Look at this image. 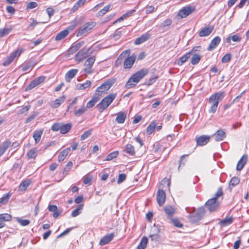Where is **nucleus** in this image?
I'll list each match as a JSON object with an SVG mask.
<instances>
[{"instance_id":"nucleus-1","label":"nucleus","mask_w":249,"mask_h":249,"mask_svg":"<svg viewBox=\"0 0 249 249\" xmlns=\"http://www.w3.org/2000/svg\"><path fill=\"white\" fill-rule=\"evenodd\" d=\"M148 73L147 69H141L134 73L125 84V87L129 89L134 87Z\"/></svg>"},{"instance_id":"nucleus-2","label":"nucleus","mask_w":249,"mask_h":249,"mask_svg":"<svg viewBox=\"0 0 249 249\" xmlns=\"http://www.w3.org/2000/svg\"><path fill=\"white\" fill-rule=\"evenodd\" d=\"M225 95V92L218 91L210 96L208 100L209 103L211 105L209 113L213 114L216 112L219 102L223 99Z\"/></svg>"},{"instance_id":"nucleus-3","label":"nucleus","mask_w":249,"mask_h":249,"mask_svg":"<svg viewBox=\"0 0 249 249\" xmlns=\"http://www.w3.org/2000/svg\"><path fill=\"white\" fill-rule=\"evenodd\" d=\"M223 195V191L221 187L218 188L217 192L215 194V196L209 199L205 203V207L211 212L216 210L219 206V202L217 200V197L221 196Z\"/></svg>"},{"instance_id":"nucleus-4","label":"nucleus","mask_w":249,"mask_h":249,"mask_svg":"<svg viewBox=\"0 0 249 249\" xmlns=\"http://www.w3.org/2000/svg\"><path fill=\"white\" fill-rule=\"evenodd\" d=\"M116 97V93H111L104 98L97 106V107L99 111L101 112L107 108L114 100Z\"/></svg>"},{"instance_id":"nucleus-5","label":"nucleus","mask_w":249,"mask_h":249,"mask_svg":"<svg viewBox=\"0 0 249 249\" xmlns=\"http://www.w3.org/2000/svg\"><path fill=\"white\" fill-rule=\"evenodd\" d=\"M205 210L203 207H200L195 211L193 214L188 216V218L192 223H196L200 221L204 216Z\"/></svg>"},{"instance_id":"nucleus-6","label":"nucleus","mask_w":249,"mask_h":249,"mask_svg":"<svg viewBox=\"0 0 249 249\" xmlns=\"http://www.w3.org/2000/svg\"><path fill=\"white\" fill-rule=\"evenodd\" d=\"M96 23L94 21L87 22L84 24L83 26L79 28L77 32V36H80L83 35L87 34L95 25Z\"/></svg>"},{"instance_id":"nucleus-7","label":"nucleus","mask_w":249,"mask_h":249,"mask_svg":"<svg viewBox=\"0 0 249 249\" xmlns=\"http://www.w3.org/2000/svg\"><path fill=\"white\" fill-rule=\"evenodd\" d=\"M114 83V79H109L104 82L96 89L97 94L101 93V95H102V94L106 93L107 91L110 88Z\"/></svg>"},{"instance_id":"nucleus-8","label":"nucleus","mask_w":249,"mask_h":249,"mask_svg":"<svg viewBox=\"0 0 249 249\" xmlns=\"http://www.w3.org/2000/svg\"><path fill=\"white\" fill-rule=\"evenodd\" d=\"M195 10V7L191 6H187L182 8L179 10L178 16L180 18H185L192 13Z\"/></svg>"},{"instance_id":"nucleus-9","label":"nucleus","mask_w":249,"mask_h":249,"mask_svg":"<svg viewBox=\"0 0 249 249\" xmlns=\"http://www.w3.org/2000/svg\"><path fill=\"white\" fill-rule=\"evenodd\" d=\"M21 50H16L11 53L6 59L3 62V66H8L16 58H18L21 53Z\"/></svg>"},{"instance_id":"nucleus-10","label":"nucleus","mask_w":249,"mask_h":249,"mask_svg":"<svg viewBox=\"0 0 249 249\" xmlns=\"http://www.w3.org/2000/svg\"><path fill=\"white\" fill-rule=\"evenodd\" d=\"M95 61V56H91L85 62L84 66L85 68L84 71L87 73H91L93 70L91 69L92 65H93Z\"/></svg>"},{"instance_id":"nucleus-11","label":"nucleus","mask_w":249,"mask_h":249,"mask_svg":"<svg viewBox=\"0 0 249 249\" xmlns=\"http://www.w3.org/2000/svg\"><path fill=\"white\" fill-rule=\"evenodd\" d=\"M156 197L158 204L160 206H162L164 204L166 199V195L164 191L159 189Z\"/></svg>"},{"instance_id":"nucleus-12","label":"nucleus","mask_w":249,"mask_h":249,"mask_svg":"<svg viewBox=\"0 0 249 249\" xmlns=\"http://www.w3.org/2000/svg\"><path fill=\"white\" fill-rule=\"evenodd\" d=\"M66 98V96H61L54 101L50 102L49 105L53 108H58L65 101Z\"/></svg>"},{"instance_id":"nucleus-13","label":"nucleus","mask_w":249,"mask_h":249,"mask_svg":"<svg viewBox=\"0 0 249 249\" xmlns=\"http://www.w3.org/2000/svg\"><path fill=\"white\" fill-rule=\"evenodd\" d=\"M136 57V55L133 54L126 58L124 63V69H126L131 68L135 61Z\"/></svg>"},{"instance_id":"nucleus-14","label":"nucleus","mask_w":249,"mask_h":249,"mask_svg":"<svg viewBox=\"0 0 249 249\" xmlns=\"http://www.w3.org/2000/svg\"><path fill=\"white\" fill-rule=\"evenodd\" d=\"M89 50L87 48H83L79 51L75 55V60L79 62L82 61L87 56Z\"/></svg>"},{"instance_id":"nucleus-15","label":"nucleus","mask_w":249,"mask_h":249,"mask_svg":"<svg viewBox=\"0 0 249 249\" xmlns=\"http://www.w3.org/2000/svg\"><path fill=\"white\" fill-rule=\"evenodd\" d=\"M210 139V136L207 135H202L196 138V141L197 145L203 146L206 145L209 142Z\"/></svg>"},{"instance_id":"nucleus-16","label":"nucleus","mask_w":249,"mask_h":249,"mask_svg":"<svg viewBox=\"0 0 249 249\" xmlns=\"http://www.w3.org/2000/svg\"><path fill=\"white\" fill-rule=\"evenodd\" d=\"M213 30V27L212 26L205 27L200 31L198 35L200 37L207 36L212 33Z\"/></svg>"},{"instance_id":"nucleus-17","label":"nucleus","mask_w":249,"mask_h":249,"mask_svg":"<svg viewBox=\"0 0 249 249\" xmlns=\"http://www.w3.org/2000/svg\"><path fill=\"white\" fill-rule=\"evenodd\" d=\"M214 138V140L216 142L221 141L223 140L226 137L225 132L222 129H219L212 136Z\"/></svg>"},{"instance_id":"nucleus-18","label":"nucleus","mask_w":249,"mask_h":249,"mask_svg":"<svg viewBox=\"0 0 249 249\" xmlns=\"http://www.w3.org/2000/svg\"><path fill=\"white\" fill-rule=\"evenodd\" d=\"M84 44V41H79L76 43L73 44L70 48L68 50V53L69 54H71L76 52L81 46Z\"/></svg>"},{"instance_id":"nucleus-19","label":"nucleus","mask_w":249,"mask_h":249,"mask_svg":"<svg viewBox=\"0 0 249 249\" xmlns=\"http://www.w3.org/2000/svg\"><path fill=\"white\" fill-rule=\"evenodd\" d=\"M114 234L113 233H111L108 234H107L103 238H102L99 242V245L101 246L105 245L108 243H109L114 238Z\"/></svg>"},{"instance_id":"nucleus-20","label":"nucleus","mask_w":249,"mask_h":249,"mask_svg":"<svg viewBox=\"0 0 249 249\" xmlns=\"http://www.w3.org/2000/svg\"><path fill=\"white\" fill-rule=\"evenodd\" d=\"M221 41V38L219 36H217L214 37L211 41L210 45H209L207 50L211 51L216 47L219 44Z\"/></svg>"},{"instance_id":"nucleus-21","label":"nucleus","mask_w":249,"mask_h":249,"mask_svg":"<svg viewBox=\"0 0 249 249\" xmlns=\"http://www.w3.org/2000/svg\"><path fill=\"white\" fill-rule=\"evenodd\" d=\"M150 37V35L146 33L144 34H142L140 37L137 38L135 40L134 43L136 45H140L143 42L147 41Z\"/></svg>"},{"instance_id":"nucleus-22","label":"nucleus","mask_w":249,"mask_h":249,"mask_svg":"<svg viewBox=\"0 0 249 249\" xmlns=\"http://www.w3.org/2000/svg\"><path fill=\"white\" fill-rule=\"evenodd\" d=\"M248 160V156L247 155H244L240 160L238 161L237 166L236 170L237 171H241L244 165L246 164Z\"/></svg>"},{"instance_id":"nucleus-23","label":"nucleus","mask_w":249,"mask_h":249,"mask_svg":"<svg viewBox=\"0 0 249 249\" xmlns=\"http://www.w3.org/2000/svg\"><path fill=\"white\" fill-rule=\"evenodd\" d=\"M124 153L127 154L129 156H134L135 154L134 147L131 144H127L123 151Z\"/></svg>"},{"instance_id":"nucleus-24","label":"nucleus","mask_w":249,"mask_h":249,"mask_svg":"<svg viewBox=\"0 0 249 249\" xmlns=\"http://www.w3.org/2000/svg\"><path fill=\"white\" fill-rule=\"evenodd\" d=\"M11 145V142L9 140H7L2 143L0 146V157L4 153Z\"/></svg>"},{"instance_id":"nucleus-25","label":"nucleus","mask_w":249,"mask_h":249,"mask_svg":"<svg viewBox=\"0 0 249 249\" xmlns=\"http://www.w3.org/2000/svg\"><path fill=\"white\" fill-rule=\"evenodd\" d=\"M78 70L71 69L65 75V80L67 82H70L77 74Z\"/></svg>"},{"instance_id":"nucleus-26","label":"nucleus","mask_w":249,"mask_h":249,"mask_svg":"<svg viewBox=\"0 0 249 249\" xmlns=\"http://www.w3.org/2000/svg\"><path fill=\"white\" fill-rule=\"evenodd\" d=\"M126 118V113L124 112H119L116 114L115 121L118 124H123Z\"/></svg>"},{"instance_id":"nucleus-27","label":"nucleus","mask_w":249,"mask_h":249,"mask_svg":"<svg viewBox=\"0 0 249 249\" xmlns=\"http://www.w3.org/2000/svg\"><path fill=\"white\" fill-rule=\"evenodd\" d=\"M163 209L168 218H171L176 211L175 208L171 206H166Z\"/></svg>"},{"instance_id":"nucleus-28","label":"nucleus","mask_w":249,"mask_h":249,"mask_svg":"<svg viewBox=\"0 0 249 249\" xmlns=\"http://www.w3.org/2000/svg\"><path fill=\"white\" fill-rule=\"evenodd\" d=\"M71 151V148L68 147L62 150L59 154L58 157V160L59 162L62 161L64 160L69 153Z\"/></svg>"},{"instance_id":"nucleus-29","label":"nucleus","mask_w":249,"mask_h":249,"mask_svg":"<svg viewBox=\"0 0 249 249\" xmlns=\"http://www.w3.org/2000/svg\"><path fill=\"white\" fill-rule=\"evenodd\" d=\"M48 210L50 212H53V216L54 218H57L61 213V212L57 210V206L54 205H49Z\"/></svg>"},{"instance_id":"nucleus-30","label":"nucleus","mask_w":249,"mask_h":249,"mask_svg":"<svg viewBox=\"0 0 249 249\" xmlns=\"http://www.w3.org/2000/svg\"><path fill=\"white\" fill-rule=\"evenodd\" d=\"M71 128V123H68L64 124H62L61 125V129L60 132L61 134H66L70 130Z\"/></svg>"},{"instance_id":"nucleus-31","label":"nucleus","mask_w":249,"mask_h":249,"mask_svg":"<svg viewBox=\"0 0 249 249\" xmlns=\"http://www.w3.org/2000/svg\"><path fill=\"white\" fill-rule=\"evenodd\" d=\"M43 133L42 130H36L34 132L33 138L35 140L36 143H38L40 140L41 136Z\"/></svg>"},{"instance_id":"nucleus-32","label":"nucleus","mask_w":249,"mask_h":249,"mask_svg":"<svg viewBox=\"0 0 249 249\" xmlns=\"http://www.w3.org/2000/svg\"><path fill=\"white\" fill-rule=\"evenodd\" d=\"M191 54L192 52H189L181 56L178 61V64L180 66L182 65L184 63L187 61L188 59L190 57Z\"/></svg>"},{"instance_id":"nucleus-33","label":"nucleus","mask_w":249,"mask_h":249,"mask_svg":"<svg viewBox=\"0 0 249 249\" xmlns=\"http://www.w3.org/2000/svg\"><path fill=\"white\" fill-rule=\"evenodd\" d=\"M69 32L67 30H64L59 33L55 36V40L58 41L64 38L68 34Z\"/></svg>"},{"instance_id":"nucleus-34","label":"nucleus","mask_w":249,"mask_h":249,"mask_svg":"<svg viewBox=\"0 0 249 249\" xmlns=\"http://www.w3.org/2000/svg\"><path fill=\"white\" fill-rule=\"evenodd\" d=\"M91 85V82L89 80H87L85 83L78 84L76 86V88L79 90H83L86 88L90 87Z\"/></svg>"},{"instance_id":"nucleus-35","label":"nucleus","mask_w":249,"mask_h":249,"mask_svg":"<svg viewBox=\"0 0 249 249\" xmlns=\"http://www.w3.org/2000/svg\"><path fill=\"white\" fill-rule=\"evenodd\" d=\"M193 56L191 58V63L193 65H196L199 63L201 58V56L198 54H192Z\"/></svg>"},{"instance_id":"nucleus-36","label":"nucleus","mask_w":249,"mask_h":249,"mask_svg":"<svg viewBox=\"0 0 249 249\" xmlns=\"http://www.w3.org/2000/svg\"><path fill=\"white\" fill-rule=\"evenodd\" d=\"M148 240L146 237H143L140 243L137 247V249H145L147 244Z\"/></svg>"},{"instance_id":"nucleus-37","label":"nucleus","mask_w":249,"mask_h":249,"mask_svg":"<svg viewBox=\"0 0 249 249\" xmlns=\"http://www.w3.org/2000/svg\"><path fill=\"white\" fill-rule=\"evenodd\" d=\"M37 152L36 148L31 149L27 152V156L29 159H35L37 156Z\"/></svg>"},{"instance_id":"nucleus-38","label":"nucleus","mask_w":249,"mask_h":249,"mask_svg":"<svg viewBox=\"0 0 249 249\" xmlns=\"http://www.w3.org/2000/svg\"><path fill=\"white\" fill-rule=\"evenodd\" d=\"M13 30L12 27L0 29V38L9 34Z\"/></svg>"},{"instance_id":"nucleus-39","label":"nucleus","mask_w":249,"mask_h":249,"mask_svg":"<svg viewBox=\"0 0 249 249\" xmlns=\"http://www.w3.org/2000/svg\"><path fill=\"white\" fill-rule=\"evenodd\" d=\"M10 197L11 194L10 193L4 194L3 196L1 198H0V204H6L8 202Z\"/></svg>"},{"instance_id":"nucleus-40","label":"nucleus","mask_w":249,"mask_h":249,"mask_svg":"<svg viewBox=\"0 0 249 249\" xmlns=\"http://www.w3.org/2000/svg\"><path fill=\"white\" fill-rule=\"evenodd\" d=\"M30 184V181L29 180L23 181L19 186L18 190L19 191H25Z\"/></svg>"},{"instance_id":"nucleus-41","label":"nucleus","mask_w":249,"mask_h":249,"mask_svg":"<svg viewBox=\"0 0 249 249\" xmlns=\"http://www.w3.org/2000/svg\"><path fill=\"white\" fill-rule=\"evenodd\" d=\"M86 0H79L77 1L72 8V11L75 12L77 10L79 7L84 5Z\"/></svg>"},{"instance_id":"nucleus-42","label":"nucleus","mask_w":249,"mask_h":249,"mask_svg":"<svg viewBox=\"0 0 249 249\" xmlns=\"http://www.w3.org/2000/svg\"><path fill=\"white\" fill-rule=\"evenodd\" d=\"M156 126V124L155 122H153L147 126L146 129V132L148 134H152L155 130Z\"/></svg>"},{"instance_id":"nucleus-43","label":"nucleus","mask_w":249,"mask_h":249,"mask_svg":"<svg viewBox=\"0 0 249 249\" xmlns=\"http://www.w3.org/2000/svg\"><path fill=\"white\" fill-rule=\"evenodd\" d=\"M12 216L8 213H5L0 214V220L2 221H11Z\"/></svg>"},{"instance_id":"nucleus-44","label":"nucleus","mask_w":249,"mask_h":249,"mask_svg":"<svg viewBox=\"0 0 249 249\" xmlns=\"http://www.w3.org/2000/svg\"><path fill=\"white\" fill-rule=\"evenodd\" d=\"M87 111V107L83 106L81 108L76 110L74 112V114L76 116H80L84 114Z\"/></svg>"},{"instance_id":"nucleus-45","label":"nucleus","mask_w":249,"mask_h":249,"mask_svg":"<svg viewBox=\"0 0 249 249\" xmlns=\"http://www.w3.org/2000/svg\"><path fill=\"white\" fill-rule=\"evenodd\" d=\"M16 221L22 226H26L30 224V221L28 219H22L19 217L16 218Z\"/></svg>"},{"instance_id":"nucleus-46","label":"nucleus","mask_w":249,"mask_h":249,"mask_svg":"<svg viewBox=\"0 0 249 249\" xmlns=\"http://www.w3.org/2000/svg\"><path fill=\"white\" fill-rule=\"evenodd\" d=\"M239 182H240V179L238 178L233 177L231 179L230 184H229L230 188H231V186H232V187L235 186L236 185H237V184H239Z\"/></svg>"},{"instance_id":"nucleus-47","label":"nucleus","mask_w":249,"mask_h":249,"mask_svg":"<svg viewBox=\"0 0 249 249\" xmlns=\"http://www.w3.org/2000/svg\"><path fill=\"white\" fill-rule=\"evenodd\" d=\"M83 205H79L77 208L74 210L72 211L71 215L72 217H75L77 215H78L80 213V210L82 209Z\"/></svg>"},{"instance_id":"nucleus-48","label":"nucleus","mask_w":249,"mask_h":249,"mask_svg":"<svg viewBox=\"0 0 249 249\" xmlns=\"http://www.w3.org/2000/svg\"><path fill=\"white\" fill-rule=\"evenodd\" d=\"M233 221L232 218L229 217L225 218L220 221L221 225L225 226L232 223Z\"/></svg>"},{"instance_id":"nucleus-49","label":"nucleus","mask_w":249,"mask_h":249,"mask_svg":"<svg viewBox=\"0 0 249 249\" xmlns=\"http://www.w3.org/2000/svg\"><path fill=\"white\" fill-rule=\"evenodd\" d=\"M118 155V151H114L108 154L106 159V160L109 161L111 160L114 158H115Z\"/></svg>"},{"instance_id":"nucleus-50","label":"nucleus","mask_w":249,"mask_h":249,"mask_svg":"<svg viewBox=\"0 0 249 249\" xmlns=\"http://www.w3.org/2000/svg\"><path fill=\"white\" fill-rule=\"evenodd\" d=\"M92 133V130L89 129L86 131L81 136L80 140L83 141L88 138Z\"/></svg>"},{"instance_id":"nucleus-51","label":"nucleus","mask_w":249,"mask_h":249,"mask_svg":"<svg viewBox=\"0 0 249 249\" xmlns=\"http://www.w3.org/2000/svg\"><path fill=\"white\" fill-rule=\"evenodd\" d=\"M110 5H108L104 7L102 10L99 11L98 15L100 16H103L107 12L110 8Z\"/></svg>"},{"instance_id":"nucleus-52","label":"nucleus","mask_w":249,"mask_h":249,"mask_svg":"<svg viewBox=\"0 0 249 249\" xmlns=\"http://www.w3.org/2000/svg\"><path fill=\"white\" fill-rule=\"evenodd\" d=\"M61 124H62V123H57L54 124L52 126L51 129L53 131H57L58 130H59L60 131Z\"/></svg>"},{"instance_id":"nucleus-53","label":"nucleus","mask_w":249,"mask_h":249,"mask_svg":"<svg viewBox=\"0 0 249 249\" xmlns=\"http://www.w3.org/2000/svg\"><path fill=\"white\" fill-rule=\"evenodd\" d=\"M37 84L35 82V80H33L26 88V90H30L33 89V88L36 87Z\"/></svg>"},{"instance_id":"nucleus-54","label":"nucleus","mask_w":249,"mask_h":249,"mask_svg":"<svg viewBox=\"0 0 249 249\" xmlns=\"http://www.w3.org/2000/svg\"><path fill=\"white\" fill-rule=\"evenodd\" d=\"M172 222L174 226L178 228H181L182 227V224L180 223V222L176 218H172Z\"/></svg>"},{"instance_id":"nucleus-55","label":"nucleus","mask_w":249,"mask_h":249,"mask_svg":"<svg viewBox=\"0 0 249 249\" xmlns=\"http://www.w3.org/2000/svg\"><path fill=\"white\" fill-rule=\"evenodd\" d=\"M37 113L35 112L32 114L30 115L26 120L25 123H28L35 119L37 115Z\"/></svg>"},{"instance_id":"nucleus-56","label":"nucleus","mask_w":249,"mask_h":249,"mask_svg":"<svg viewBox=\"0 0 249 249\" xmlns=\"http://www.w3.org/2000/svg\"><path fill=\"white\" fill-rule=\"evenodd\" d=\"M231 59V55L230 53L226 54L222 58V63H227L230 61Z\"/></svg>"},{"instance_id":"nucleus-57","label":"nucleus","mask_w":249,"mask_h":249,"mask_svg":"<svg viewBox=\"0 0 249 249\" xmlns=\"http://www.w3.org/2000/svg\"><path fill=\"white\" fill-rule=\"evenodd\" d=\"M130 53V51L129 50H125L119 56V57L117 58V59L116 60V61H115V63L116 64H118V63H120L121 62H119V60L121 58H122V57H123L124 55H126V54H129Z\"/></svg>"},{"instance_id":"nucleus-58","label":"nucleus","mask_w":249,"mask_h":249,"mask_svg":"<svg viewBox=\"0 0 249 249\" xmlns=\"http://www.w3.org/2000/svg\"><path fill=\"white\" fill-rule=\"evenodd\" d=\"M126 179V175L125 174L122 173L119 175L118 179L117 180V182L118 184H120L123 182Z\"/></svg>"},{"instance_id":"nucleus-59","label":"nucleus","mask_w":249,"mask_h":249,"mask_svg":"<svg viewBox=\"0 0 249 249\" xmlns=\"http://www.w3.org/2000/svg\"><path fill=\"white\" fill-rule=\"evenodd\" d=\"M158 77L157 76L152 77L149 78L146 81V85L147 86H150L154 83L157 79Z\"/></svg>"},{"instance_id":"nucleus-60","label":"nucleus","mask_w":249,"mask_h":249,"mask_svg":"<svg viewBox=\"0 0 249 249\" xmlns=\"http://www.w3.org/2000/svg\"><path fill=\"white\" fill-rule=\"evenodd\" d=\"M45 79V77L44 76H41L35 79V82L36 83L37 85L43 83Z\"/></svg>"},{"instance_id":"nucleus-61","label":"nucleus","mask_w":249,"mask_h":249,"mask_svg":"<svg viewBox=\"0 0 249 249\" xmlns=\"http://www.w3.org/2000/svg\"><path fill=\"white\" fill-rule=\"evenodd\" d=\"M72 162L71 161H69L68 162L67 164L66 165V167L64 168L63 170V174H64L65 172H68L70 171L71 168L72 166Z\"/></svg>"},{"instance_id":"nucleus-62","label":"nucleus","mask_w":249,"mask_h":249,"mask_svg":"<svg viewBox=\"0 0 249 249\" xmlns=\"http://www.w3.org/2000/svg\"><path fill=\"white\" fill-rule=\"evenodd\" d=\"M37 5L38 4L36 2L31 1L28 3L27 8L32 9L37 7Z\"/></svg>"},{"instance_id":"nucleus-63","label":"nucleus","mask_w":249,"mask_h":249,"mask_svg":"<svg viewBox=\"0 0 249 249\" xmlns=\"http://www.w3.org/2000/svg\"><path fill=\"white\" fill-rule=\"evenodd\" d=\"M30 20H31L32 22L30 23L29 26H28V28H29V29L32 30L34 29L35 26H36L38 23V22H37L34 18H30Z\"/></svg>"},{"instance_id":"nucleus-64","label":"nucleus","mask_w":249,"mask_h":249,"mask_svg":"<svg viewBox=\"0 0 249 249\" xmlns=\"http://www.w3.org/2000/svg\"><path fill=\"white\" fill-rule=\"evenodd\" d=\"M101 93L97 94L96 91L95 92V94L94 96L92 98L91 100H92L94 103H96L100 99V97L102 96Z\"/></svg>"}]
</instances>
